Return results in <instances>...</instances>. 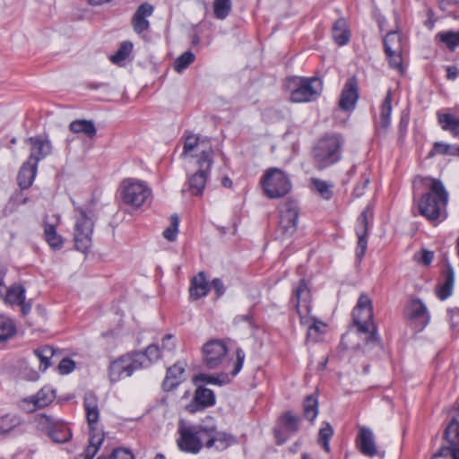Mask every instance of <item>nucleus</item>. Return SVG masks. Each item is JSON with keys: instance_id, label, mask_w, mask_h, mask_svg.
<instances>
[{"instance_id": "30", "label": "nucleus", "mask_w": 459, "mask_h": 459, "mask_svg": "<svg viewBox=\"0 0 459 459\" xmlns=\"http://www.w3.org/2000/svg\"><path fill=\"white\" fill-rule=\"evenodd\" d=\"M455 283V273L450 265H447L443 272V282L437 288V295L441 300L449 298L453 293Z\"/></svg>"}, {"instance_id": "51", "label": "nucleus", "mask_w": 459, "mask_h": 459, "mask_svg": "<svg viewBox=\"0 0 459 459\" xmlns=\"http://www.w3.org/2000/svg\"><path fill=\"white\" fill-rule=\"evenodd\" d=\"M391 67L401 71L403 69L402 48L385 51Z\"/></svg>"}, {"instance_id": "24", "label": "nucleus", "mask_w": 459, "mask_h": 459, "mask_svg": "<svg viewBox=\"0 0 459 459\" xmlns=\"http://www.w3.org/2000/svg\"><path fill=\"white\" fill-rule=\"evenodd\" d=\"M186 363L178 361L167 369L166 377L163 380L162 386L167 392L176 388L185 380Z\"/></svg>"}, {"instance_id": "18", "label": "nucleus", "mask_w": 459, "mask_h": 459, "mask_svg": "<svg viewBox=\"0 0 459 459\" xmlns=\"http://www.w3.org/2000/svg\"><path fill=\"white\" fill-rule=\"evenodd\" d=\"M27 143L30 146L29 160L39 164L52 152V143L48 136L37 135L27 139Z\"/></svg>"}, {"instance_id": "20", "label": "nucleus", "mask_w": 459, "mask_h": 459, "mask_svg": "<svg viewBox=\"0 0 459 459\" xmlns=\"http://www.w3.org/2000/svg\"><path fill=\"white\" fill-rule=\"evenodd\" d=\"M371 214L372 213L370 209L367 207L359 216L357 221L356 234L358 237V244L356 248V256L359 260L362 259L367 250V233L368 227V217L371 216Z\"/></svg>"}, {"instance_id": "9", "label": "nucleus", "mask_w": 459, "mask_h": 459, "mask_svg": "<svg viewBox=\"0 0 459 459\" xmlns=\"http://www.w3.org/2000/svg\"><path fill=\"white\" fill-rule=\"evenodd\" d=\"M182 155L197 157L198 166H205L206 169H211L213 162V150L210 141L196 134L186 137Z\"/></svg>"}, {"instance_id": "16", "label": "nucleus", "mask_w": 459, "mask_h": 459, "mask_svg": "<svg viewBox=\"0 0 459 459\" xmlns=\"http://www.w3.org/2000/svg\"><path fill=\"white\" fill-rule=\"evenodd\" d=\"M405 315L418 331L423 330L430 319L427 307L419 299H411L409 302Z\"/></svg>"}, {"instance_id": "37", "label": "nucleus", "mask_w": 459, "mask_h": 459, "mask_svg": "<svg viewBox=\"0 0 459 459\" xmlns=\"http://www.w3.org/2000/svg\"><path fill=\"white\" fill-rule=\"evenodd\" d=\"M333 38L339 46L346 45L350 39V32L344 19H339L333 27Z\"/></svg>"}, {"instance_id": "28", "label": "nucleus", "mask_w": 459, "mask_h": 459, "mask_svg": "<svg viewBox=\"0 0 459 459\" xmlns=\"http://www.w3.org/2000/svg\"><path fill=\"white\" fill-rule=\"evenodd\" d=\"M59 219L56 218V221L49 223L44 222V239L48 246L54 250H59L64 246V238L61 235L56 232V225L58 224Z\"/></svg>"}, {"instance_id": "13", "label": "nucleus", "mask_w": 459, "mask_h": 459, "mask_svg": "<svg viewBox=\"0 0 459 459\" xmlns=\"http://www.w3.org/2000/svg\"><path fill=\"white\" fill-rule=\"evenodd\" d=\"M228 349L220 340H212L203 347L204 362L208 368L213 369L221 367L226 359Z\"/></svg>"}, {"instance_id": "59", "label": "nucleus", "mask_w": 459, "mask_h": 459, "mask_svg": "<svg viewBox=\"0 0 459 459\" xmlns=\"http://www.w3.org/2000/svg\"><path fill=\"white\" fill-rule=\"evenodd\" d=\"M211 287L214 290L218 297H221L225 293L224 284L219 278H215L212 281Z\"/></svg>"}, {"instance_id": "12", "label": "nucleus", "mask_w": 459, "mask_h": 459, "mask_svg": "<svg viewBox=\"0 0 459 459\" xmlns=\"http://www.w3.org/2000/svg\"><path fill=\"white\" fill-rule=\"evenodd\" d=\"M444 436L447 446H443L432 459H459V422L457 420L454 419L449 422Z\"/></svg>"}, {"instance_id": "26", "label": "nucleus", "mask_w": 459, "mask_h": 459, "mask_svg": "<svg viewBox=\"0 0 459 459\" xmlns=\"http://www.w3.org/2000/svg\"><path fill=\"white\" fill-rule=\"evenodd\" d=\"M134 363L140 368H147L162 358V351L158 345L151 344L143 351H134Z\"/></svg>"}, {"instance_id": "1", "label": "nucleus", "mask_w": 459, "mask_h": 459, "mask_svg": "<svg viewBox=\"0 0 459 459\" xmlns=\"http://www.w3.org/2000/svg\"><path fill=\"white\" fill-rule=\"evenodd\" d=\"M177 439L178 448L186 453L197 454L204 446L206 448H215L222 451L229 447L234 437L224 432L219 431L215 426L186 425L180 421Z\"/></svg>"}, {"instance_id": "61", "label": "nucleus", "mask_w": 459, "mask_h": 459, "mask_svg": "<svg viewBox=\"0 0 459 459\" xmlns=\"http://www.w3.org/2000/svg\"><path fill=\"white\" fill-rule=\"evenodd\" d=\"M446 79L447 80L454 81L459 75V70L455 65L446 66Z\"/></svg>"}, {"instance_id": "62", "label": "nucleus", "mask_w": 459, "mask_h": 459, "mask_svg": "<svg viewBox=\"0 0 459 459\" xmlns=\"http://www.w3.org/2000/svg\"><path fill=\"white\" fill-rule=\"evenodd\" d=\"M18 306L21 307V311L23 316H26L30 312V309H31L30 302H25V300H24V301H22V303H19Z\"/></svg>"}, {"instance_id": "11", "label": "nucleus", "mask_w": 459, "mask_h": 459, "mask_svg": "<svg viewBox=\"0 0 459 459\" xmlns=\"http://www.w3.org/2000/svg\"><path fill=\"white\" fill-rule=\"evenodd\" d=\"M38 428L46 431L55 443H65L72 437L70 429L60 420L50 416L41 414L38 417Z\"/></svg>"}, {"instance_id": "58", "label": "nucleus", "mask_w": 459, "mask_h": 459, "mask_svg": "<svg viewBox=\"0 0 459 459\" xmlns=\"http://www.w3.org/2000/svg\"><path fill=\"white\" fill-rule=\"evenodd\" d=\"M74 368V361L68 358L63 359L58 365V369L61 374H69Z\"/></svg>"}, {"instance_id": "22", "label": "nucleus", "mask_w": 459, "mask_h": 459, "mask_svg": "<svg viewBox=\"0 0 459 459\" xmlns=\"http://www.w3.org/2000/svg\"><path fill=\"white\" fill-rule=\"evenodd\" d=\"M357 445L359 446V451L364 455L369 457L379 455L380 457H384V453H380L377 451V446L375 444L374 434L372 430L368 428H359V432L357 437Z\"/></svg>"}, {"instance_id": "63", "label": "nucleus", "mask_w": 459, "mask_h": 459, "mask_svg": "<svg viewBox=\"0 0 459 459\" xmlns=\"http://www.w3.org/2000/svg\"><path fill=\"white\" fill-rule=\"evenodd\" d=\"M6 289L4 283V281L0 280V298L4 301V295L6 292Z\"/></svg>"}, {"instance_id": "54", "label": "nucleus", "mask_w": 459, "mask_h": 459, "mask_svg": "<svg viewBox=\"0 0 459 459\" xmlns=\"http://www.w3.org/2000/svg\"><path fill=\"white\" fill-rule=\"evenodd\" d=\"M370 172L366 170L361 174L360 183L357 184L353 190V195L356 197L363 195L364 190L370 182Z\"/></svg>"}, {"instance_id": "44", "label": "nucleus", "mask_w": 459, "mask_h": 459, "mask_svg": "<svg viewBox=\"0 0 459 459\" xmlns=\"http://www.w3.org/2000/svg\"><path fill=\"white\" fill-rule=\"evenodd\" d=\"M333 430L332 426L329 423H324L322 428L319 430L318 434V443L322 446L324 450L327 453L330 452V445L329 441L333 437Z\"/></svg>"}, {"instance_id": "14", "label": "nucleus", "mask_w": 459, "mask_h": 459, "mask_svg": "<svg viewBox=\"0 0 459 459\" xmlns=\"http://www.w3.org/2000/svg\"><path fill=\"white\" fill-rule=\"evenodd\" d=\"M299 209L295 202L285 203L280 210L279 230L283 236H291L297 230Z\"/></svg>"}, {"instance_id": "48", "label": "nucleus", "mask_w": 459, "mask_h": 459, "mask_svg": "<svg viewBox=\"0 0 459 459\" xmlns=\"http://www.w3.org/2000/svg\"><path fill=\"white\" fill-rule=\"evenodd\" d=\"M455 145H451L442 142H436L433 144L432 150L429 153V157H433L436 154L442 155H455Z\"/></svg>"}, {"instance_id": "19", "label": "nucleus", "mask_w": 459, "mask_h": 459, "mask_svg": "<svg viewBox=\"0 0 459 459\" xmlns=\"http://www.w3.org/2000/svg\"><path fill=\"white\" fill-rule=\"evenodd\" d=\"M359 99L358 81L353 76L349 78L341 92L339 107L345 111H352Z\"/></svg>"}, {"instance_id": "2", "label": "nucleus", "mask_w": 459, "mask_h": 459, "mask_svg": "<svg viewBox=\"0 0 459 459\" xmlns=\"http://www.w3.org/2000/svg\"><path fill=\"white\" fill-rule=\"evenodd\" d=\"M421 181L427 192L418 202L420 214L432 222L446 219L449 195L444 184L430 177L423 178Z\"/></svg>"}, {"instance_id": "31", "label": "nucleus", "mask_w": 459, "mask_h": 459, "mask_svg": "<svg viewBox=\"0 0 459 459\" xmlns=\"http://www.w3.org/2000/svg\"><path fill=\"white\" fill-rule=\"evenodd\" d=\"M209 291V285L204 273L200 272L191 280L189 288V295L194 299H198L206 296Z\"/></svg>"}, {"instance_id": "49", "label": "nucleus", "mask_w": 459, "mask_h": 459, "mask_svg": "<svg viewBox=\"0 0 459 459\" xmlns=\"http://www.w3.org/2000/svg\"><path fill=\"white\" fill-rule=\"evenodd\" d=\"M437 37L450 49H455V48L459 46V31L440 32L437 35Z\"/></svg>"}, {"instance_id": "45", "label": "nucleus", "mask_w": 459, "mask_h": 459, "mask_svg": "<svg viewBox=\"0 0 459 459\" xmlns=\"http://www.w3.org/2000/svg\"><path fill=\"white\" fill-rule=\"evenodd\" d=\"M195 61V55L186 51L180 55L174 62V69L178 73H182Z\"/></svg>"}, {"instance_id": "46", "label": "nucleus", "mask_w": 459, "mask_h": 459, "mask_svg": "<svg viewBox=\"0 0 459 459\" xmlns=\"http://www.w3.org/2000/svg\"><path fill=\"white\" fill-rule=\"evenodd\" d=\"M385 51L402 48L401 35L397 31L388 32L384 39Z\"/></svg>"}, {"instance_id": "6", "label": "nucleus", "mask_w": 459, "mask_h": 459, "mask_svg": "<svg viewBox=\"0 0 459 459\" xmlns=\"http://www.w3.org/2000/svg\"><path fill=\"white\" fill-rule=\"evenodd\" d=\"M290 100L293 103L316 100L323 91V82L318 77H291L288 80Z\"/></svg>"}, {"instance_id": "50", "label": "nucleus", "mask_w": 459, "mask_h": 459, "mask_svg": "<svg viewBox=\"0 0 459 459\" xmlns=\"http://www.w3.org/2000/svg\"><path fill=\"white\" fill-rule=\"evenodd\" d=\"M230 0H215L214 1V14L218 19L226 18L230 11Z\"/></svg>"}, {"instance_id": "21", "label": "nucleus", "mask_w": 459, "mask_h": 459, "mask_svg": "<svg viewBox=\"0 0 459 459\" xmlns=\"http://www.w3.org/2000/svg\"><path fill=\"white\" fill-rule=\"evenodd\" d=\"M214 404V393L208 388L199 386L195 392L192 402L186 405V409L188 412L195 413Z\"/></svg>"}, {"instance_id": "38", "label": "nucleus", "mask_w": 459, "mask_h": 459, "mask_svg": "<svg viewBox=\"0 0 459 459\" xmlns=\"http://www.w3.org/2000/svg\"><path fill=\"white\" fill-rule=\"evenodd\" d=\"M193 381L195 384L198 382H202L204 384L221 386L228 384L230 382V378L227 374L210 375L205 373H200L194 377Z\"/></svg>"}, {"instance_id": "27", "label": "nucleus", "mask_w": 459, "mask_h": 459, "mask_svg": "<svg viewBox=\"0 0 459 459\" xmlns=\"http://www.w3.org/2000/svg\"><path fill=\"white\" fill-rule=\"evenodd\" d=\"M210 170L211 169H206L205 166H199L198 171L188 178L187 188H184L182 191H187L192 195H202Z\"/></svg>"}, {"instance_id": "56", "label": "nucleus", "mask_w": 459, "mask_h": 459, "mask_svg": "<svg viewBox=\"0 0 459 459\" xmlns=\"http://www.w3.org/2000/svg\"><path fill=\"white\" fill-rule=\"evenodd\" d=\"M176 348L175 338L172 334H166L161 340L160 351L164 352H172Z\"/></svg>"}, {"instance_id": "17", "label": "nucleus", "mask_w": 459, "mask_h": 459, "mask_svg": "<svg viewBox=\"0 0 459 459\" xmlns=\"http://www.w3.org/2000/svg\"><path fill=\"white\" fill-rule=\"evenodd\" d=\"M300 419L287 411L279 419V428L274 429V437L278 445L283 444L289 437L299 430Z\"/></svg>"}, {"instance_id": "4", "label": "nucleus", "mask_w": 459, "mask_h": 459, "mask_svg": "<svg viewBox=\"0 0 459 459\" xmlns=\"http://www.w3.org/2000/svg\"><path fill=\"white\" fill-rule=\"evenodd\" d=\"M343 137L339 134H326L318 140L313 149V158L319 169H325L338 162L342 158Z\"/></svg>"}, {"instance_id": "3", "label": "nucleus", "mask_w": 459, "mask_h": 459, "mask_svg": "<svg viewBox=\"0 0 459 459\" xmlns=\"http://www.w3.org/2000/svg\"><path fill=\"white\" fill-rule=\"evenodd\" d=\"M294 299H296V308L300 317V323L307 326V339L312 342H318L325 332L326 325L316 318L307 317L303 315L302 307H304V311L307 313H309L311 310L310 292L304 281H301L295 290Z\"/></svg>"}, {"instance_id": "35", "label": "nucleus", "mask_w": 459, "mask_h": 459, "mask_svg": "<svg viewBox=\"0 0 459 459\" xmlns=\"http://www.w3.org/2000/svg\"><path fill=\"white\" fill-rule=\"evenodd\" d=\"M55 391L49 386H45L30 397V401L35 408H43L48 405L55 399Z\"/></svg>"}, {"instance_id": "33", "label": "nucleus", "mask_w": 459, "mask_h": 459, "mask_svg": "<svg viewBox=\"0 0 459 459\" xmlns=\"http://www.w3.org/2000/svg\"><path fill=\"white\" fill-rule=\"evenodd\" d=\"M437 119L443 130L450 132L454 136H459V117L451 113L438 112Z\"/></svg>"}, {"instance_id": "60", "label": "nucleus", "mask_w": 459, "mask_h": 459, "mask_svg": "<svg viewBox=\"0 0 459 459\" xmlns=\"http://www.w3.org/2000/svg\"><path fill=\"white\" fill-rule=\"evenodd\" d=\"M434 258V254L431 251L423 250L420 257L418 258V261L424 265H429L432 262Z\"/></svg>"}, {"instance_id": "29", "label": "nucleus", "mask_w": 459, "mask_h": 459, "mask_svg": "<svg viewBox=\"0 0 459 459\" xmlns=\"http://www.w3.org/2000/svg\"><path fill=\"white\" fill-rule=\"evenodd\" d=\"M38 170V164L27 160L25 163L22 166L19 174H18V184L23 188H29L36 177Z\"/></svg>"}, {"instance_id": "32", "label": "nucleus", "mask_w": 459, "mask_h": 459, "mask_svg": "<svg viewBox=\"0 0 459 459\" xmlns=\"http://www.w3.org/2000/svg\"><path fill=\"white\" fill-rule=\"evenodd\" d=\"M103 440L104 435L101 431L96 430L94 432H91L89 446L78 459H92L97 454Z\"/></svg>"}, {"instance_id": "52", "label": "nucleus", "mask_w": 459, "mask_h": 459, "mask_svg": "<svg viewBox=\"0 0 459 459\" xmlns=\"http://www.w3.org/2000/svg\"><path fill=\"white\" fill-rule=\"evenodd\" d=\"M178 231V218L176 214L170 217V226L163 231V237L169 241H174L177 238Z\"/></svg>"}, {"instance_id": "55", "label": "nucleus", "mask_w": 459, "mask_h": 459, "mask_svg": "<svg viewBox=\"0 0 459 459\" xmlns=\"http://www.w3.org/2000/svg\"><path fill=\"white\" fill-rule=\"evenodd\" d=\"M98 459H134V455L126 449L117 448L108 457L100 456Z\"/></svg>"}, {"instance_id": "57", "label": "nucleus", "mask_w": 459, "mask_h": 459, "mask_svg": "<svg viewBox=\"0 0 459 459\" xmlns=\"http://www.w3.org/2000/svg\"><path fill=\"white\" fill-rule=\"evenodd\" d=\"M236 357H237V359H236V362L234 364V368L231 372V375L233 377L237 376L239 371L241 370L242 367H243V363H244V360H245V352L242 349L238 348L237 349L236 351Z\"/></svg>"}, {"instance_id": "10", "label": "nucleus", "mask_w": 459, "mask_h": 459, "mask_svg": "<svg viewBox=\"0 0 459 459\" xmlns=\"http://www.w3.org/2000/svg\"><path fill=\"white\" fill-rule=\"evenodd\" d=\"M121 195L126 204L139 208L151 202L152 189L143 181L127 178L122 182Z\"/></svg>"}, {"instance_id": "25", "label": "nucleus", "mask_w": 459, "mask_h": 459, "mask_svg": "<svg viewBox=\"0 0 459 459\" xmlns=\"http://www.w3.org/2000/svg\"><path fill=\"white\" fill-rule=\"evenodd\" d=\"M153 6L148 3L142 4L134 13L132 19L134 30L141 34L150 28V22L147 20L153 13Z\"/></svg>"}, {"instance_id": "39", "label": "nucleus", "mask_w": 459, "mask_h": 459, "mask_svg": "<svg viewBox=\"0 0 459 459\" xmlns=\"http://www.w3.org/2000/svg\"><path fill=\"white\" fill-rule=\"evenodd\" d=\"M391 112L392 94L391 91H388L387 94L385 95L383 100L380 110V126L384 130L387 129L391 124Z\"/></svg>"}, {"instance_id": "43", "label": "nucleus", "mask_w": 459, "mask_h": 459, "mask_svg": "<svg viewBox=\"0 0 459 459\" xmlns=\"http://www.w3.org/2000/svg\"><path fill=\"white\" fill-rule=\"evenodd\" d=\"M54 350L50 346H43L34 351V354L40 362V368L45 371L50 365V359L54 356Z\"/></svg>"}, {"instance_id": "8", "label": "nucleus", "mask_w": 459, "mask_h": 459, "mask_svg": "<svg viewBox=\"0 0 459 459\" xmlns=\"http://www.w3.org/2000/svg\"><path fill=\"white\" fill-rule=\"evenodd\" d=\"M261 184L265 195L271 199L281 198L292 188L289 176L277 168L267 169L261 178Z\"/></svg>"}, {"instance_id": "34", "label": "nucleus", "mask_w": 459, "mask_h": 459, "mask_svg": "<svg viewBox=\"0 0 459 459\" xmlns=\"http://www.w3.org/2000/svg\"><path fill=\"white\" fill-rule=\"evenodd\" d=\"M69 129L74 134L82 133L89 138H93L97 133V129L93 122L85 119H78L71 122Z\"/></svg>"}, {"instance_id": "15", "label": "nucleus", "mask_w": 459, "mask_h": 459, "mask_svg": "<svg viewBox=\"0 0 459 459\" xmlns=\"http://www.w3.org/2000/svg\"><path fill=\"white\" fill-rule=\"evenodd\" d=\"M137 369H140V368L134 363L133 352L123 355L110 364L109 379L113 383L117 382L123 377L132 376L134 370Z\"/></svg>"}, {"instance_id": "7", "label": "nucleus", "mask_w": 459, "mask_h": 459, "mask_svg": "<svg viewBox=\"0 0 459 459\" xmlns=\"http://www.w3.org/2000/svg\"><path fill=\"white\" fill-rule=\"evenodd\" d=\"M74 216V240L77 250L85 253L91 246L94 215L91 211L76 208Z\"/></svg>"}, {"instance_id": "41", "label": "nucleus", "mask_w": 459, "mask_h": 459, "mask_svg": "<svg viewBox=\"0 0 459 459\" xmlns=\"http://www.w3.org/2000/svg\"><path fill=\"white\" fill-rule=\"evenodd\" d=\"M304 417L309 421H313L318 414V403L314 395L306 397L303 403Z\"/></svg>"}, {"instance_id": "64", "label": "nucleus", "mask_w": 459, "mask_h": 459, "mask_svg": "<svg viewBox=\"0 0 459 459\" xmlns=\"http://www.w3.org/2000/svg\"><path fill=\"white\" fill-rule=\"evenodd\" d=\"M110 0H88L89 4L91 5H101L105 3H108Z\"/></svg>"}, {"instance_id": "36", "label": "nucleus", "mask_w": 459, "mask_h": 459, "mask_svg": "<svg viewBox=\"0 0 459 459\" xmlns=\"http://www.w3.org/2000/svg\"><path fill=\"white\" fill-rule=\"evenodd\" d=\"M25 300V289L21 284H13L6 289L4 295V303L9 305H18Z\"/></svg>"}, {"instance_id": "42", "label": "nucleus", "mask_w": 459, "mask_h": 459, "mask_svg": "<svg viewBox=\"0 0 459 459\" xmlns=\"http://www.w3.org/2000/svg\"><path fill=\"white\" fill-rule=\"evenodd\" d=\"M21 423L20 419L15 415L7 413L0 414V435H5L12 431Z\"/></svg>"}, {"instance_id": "40", "label": "nucleus", "mask_w": 459, "mask_h": 459, "mask_svg": "<svg viewBox=\"0 0 459 459\" xmlns=\"http://www.w3.org/2000/svg\"><path fill=\"white\" fill-rule=\"evenodd\" d=\"M15 333L16 325L14 322L11 318L0 315V342L12 338Z\"/></svg>"}, {"instance_id": "5", "label": "nucleus", "mask_w": 459, "mask_h": 459, "mask_svg": "<svg viewBox=\"0 0 459 459\" xmlns=\"http://www.w3.org/2000/svg\"><path fill=\"white\" fill-rule=\"evenodd\" d=\"M354 325L358 331L365 335L367 343L377 342L376 326L373 323V305L367 294H361L351 313Z\"/></svg>"}, {"instance_id": "23", "label": "nucleus", "mask_w": 459, "mask_h": 459, "mask_svg": "<svg viewBox=\"0 0 459 459\" xmlns=\"http://www.w3.org/2000/svg\"><path fill=\"white\" fill-rule=\"evenodd\" d=\"M83 407L91 432L99 430L97 424L100 420V408L98 397L94 393L87 392L84 394Z\"/></svg>"}, {"instance_id": "53", "label": "nucleus", "mask_w": 459, "mask_h": 459, "mask_svg": "<svg viewBox=\"0 0 459 459\" xmlns=\"http://www.w3.org/2000/svg\"><path fill=\"white\" fill-rule=\"evenodd\" d=\"M312 184L323 198L326 200L331 198L332 191L330 189V186L325 181L320 179H313Z\"/></svg>"}, {"instance_id": "47", "label": "nucleus", "mask_w": 459, "mask_h": 459, "mask_svg": "<svg viewBox=\"0 0 459 459\" xmlns=\"http://www.w3.org/2000/svg\"><path fill=\"white\" fill-rule=\"evenodd\" d=\"M133 49V44L131 42H122L118 50L110 58L112 63L119 64L126 60Z\"/></svg>"}]
</instances>
